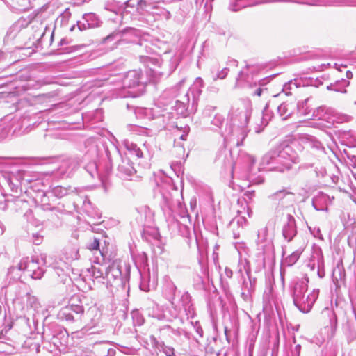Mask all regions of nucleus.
<instances>
[{
    "instance_id": "f257e3e1",
    "label": "nucleus",
    "mask_w": 356,
    "mask_h": 356,
    "mask_svg": "<svg viewBox=\"0 0 356 356\" xmlns=\"http://www.w3.org/2000/svg\"><path fill=\"white\" fill-rule=\"evenodd\" d=\"M318 295V291H293L294 305L302 312H309Z\"/></svg>"
},
{
    "instance_id": "f03ea898",
    "label": "nucleus",
    "mask_w": 356,
    "mask_h": 356,
    "mask_svg": "<svg viewBox=\"0 0 356 356\" xmlns=\"http://www.w3.org/2000/svg\"><path fill=\"white\" fill-rule=\"evenodd\" d=\"M327 312L328 314L325 313V323H327V320L330 321V317L334 323H332V325H323V327L321 329L320 334L323 341L332 339L334 336L337 327V318L335 312Z\"/></svg>"
},
{
    "instance_id": "7ed1b4c3",
    "label": "nucleus",
    "mask_w": 356,
    "mask_h": 356,
    "mask_svg": "<svg viewBox=\"0 0 356 356\" xmlns=\"http://www.w3.org/2000/svg\"><path fill=\"white\" fill-rule=\"evenodd\" d=\"M102 313L96 306L90 307L83 316V320L90 326H95L100 319Z\"/></svg>"
},
{
    "instance_id": "20e7f679",
    "label": "nucleus",
    "mask_w": 356,
    "mask_h": 356,
    "mask_svg": "<svg viewBox=\"0 0 356 356\" xmlns=\"http://www.w3.org/2000/svg\"><path fill=\"white\" fill-rule=\"evenodd\" d=\"M94 356H115V348H111L106 343L96 344L93 347Z\"/></svg>"
},
{
    "instance_id": "39448f33",
    "label": "nucleus",
    "mask_w": 356,
    "mask_h": 356,
    "mask_svg": "<svg viewBox=\"0 0 356 356\" xmlns=\"http://www.w3.org/2000/svg\"><path fill=\"white\" fill-rule=\"evenodd\" d=\"M148 314L153 318L161 320L164 318V312L162 307L156 304H153L152 307L148 308Z\"/></svg>"
},
{
    "instance_id": "423d86ee",
    "label": "nucleus",
    "mask_w": 356,
    "mask_h": 356,
    "mask_svg": "<svg viewBox=\"0 0 356 356\" xmlns=\"http://www.w3.org/2000/svg\"><path fill=\"white\" fill-rule=\"evenodd\" d=\"M327 312H334V310H332V309H330L328 307H325L321 313V316H320V320H321V324L322 325H332V318L330 317V320H327V323H325V313H327Z\"/></svg>"
},
{
    "instance_id": "0eeeda50",
    "label": "nucleus",
    "mask_w": 356,
    "mask_h": 356,
    "mask_svg": "<svg viewBox=\"0 0 356 356\" xmlns=\"http://www.w3.org/2000/svg\"><path fill=\"white\" fill-rule=\"evenodd\" d=\"M90 250H98L99 249V241L94 238L92 241L90 243L88 248Z\"/></svg>"
},
{
    "instance_id": "6e6552de",
    "label": "nucleus",
    "mask_w": 356,
    "mask_h": 356,
    "mask_svg": "<svg viewBox=\"0 0 356 356\" xmlns=\"http://www.w3.org/2000/svg\"><path fill=\"white\" fill-rule=\"evenodd\" d=\"M60 316L62 318H65L66 321H72L74 320V317L72 314L66 313L65 312H62L60 313Z\"/></svg>"
},
{
    "instance_id": "1a4fd4ad",
    "label": "nucleus",
    "mask_w": 356,
    "mask_h": 356,
    "mask_svg": "<svg viewBox=\"0 0 356 356\" xmlns=\"http://www.w3.org/2000/svg\"><path fill=\"white\" fill-rule=\"evenodd\" d=\"M72 309L74 312H75L77 314L83 313V309L82 306L79 305H72Z\"/></svg>"
},
{
    "instance_id": "9d476101",
    "label": "nucleus",
    "mask_w": 356,
    "mask_h": 356,
    "mask_svg": "<svg viewBox=\"0 0 356 356\" xmlns=\"http://www.w3.org/2000/svg\"><path fill=\"white\" fill-rule=\"evenodd\" d=\"M146 5H147V3H146L145 0H139L137 3V6L141 8H145L146 6Z\"/></svg>"
},
{
    "instance_id": "9b49d317",
    "label": "nucleus",
    "mask_w": 356,
    "mask_h": 356,
    "mask_svg": "<svg viewBox=\"0 0 356 356\" xmlns=\"http://www.w3.org/2000/svg\"><path fill=\"white\" fill-rule=\"evenodd\" d=\"M301 346L300 345H296L294 349V353L296 355V356H300Z\"/></svg>"
},
{
    "instance_id": "f8f14e48",
    "label": "nucleus",
    "mask_w": 356,
    "mask_h": 356,
    "mask_svg": "<svg viewBox=\"0 0 356 356\" xmlns=\"http://www.w3.org/2000/svg\"><path fill=\"white\" fill-rule=\"evenodd\" d=\"M228 329L227 327H225V337H226V339L228 342H229V335H228Z\"/></svg>"
},
{
    "instance_id": "ddd939ff",
    "label": "nucleus",
    "mask_w": 356,
    "mask_h": 356,
    "mask_svg": "<svg viewBox=\"0 0 356 356\" xmlns=\"http://www.w3.org/2000/svg\"><path fill=\"white\" fill-rule=\"evenodd\" d=\"M261 90H259V91H258V95H261Z\"/></svg>"
},
{
    "instance_id": "4468645a",
    "label": "nucleus",
    "mask_w": 356,
    "mask_h": 356,
    "mask_svg": "<svg viewBox=\"0 0 356 356\" xmlns=\"http://www.w3.org/2000/svg\"><path fill=\"white\" fill-rule=\"evenodd\" d=\"M167 356H172V355L170 354H168Z\"/></svg>"
}]
</instances>
